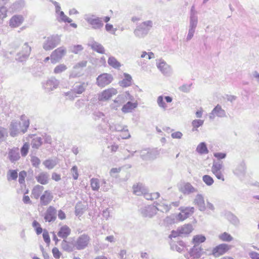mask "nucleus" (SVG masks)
I'll return each mask as SVG.
<instances>
[{
	"instance_id": "a878e982",
	"label": "nucleus",
	"mask_w": 259,
	"mask_h": 259,
	"mask_svg": "<svg viewBox=\"0 0 259 259\" xmlns=\"http://www.w3.org/2000/svg\"><path fill=\"white\" fill-rule=\"evenodd\" d=\"M131 100H128V101L123 105L121 108V111L124 113H127L131 112L133 110L136 108L138 106V102L137 101L135 102H132Z\"/></svg>"
},
{
	"instance_id": "5701e85b",
	"label": "nucleus",
	"mask_w": 259,
	"mask_h": 259,
	"mask_svg": "<svg viewBox=\"0 0 259 259\" xmlns=\"http://www.w3.org/2000/svg\"><path fill=\"white\" fill-rule=\"evenodd\" d=\"M246 165L244 162L238 164L233 170V173L238 177H243L246 172Z\"/></svg>"
},
{
	"instance_id": "c03bdc74",
	"label": "nucleus",
	"mask_w": 259,
	"mask_h": 259,
	"mask_svg": "<svg viewBox=\"0 0 259 259\" xmlns=\"http://www.w3.org/2000/svg\"><path fill=\"white\" fill-rule=\"evenodd\" d=\"M44 190V187L40 185L35 186L32 191V195L35 199H38Z\"/></svg>"
},
{
	"instance_id": "6e6552de",
	"label": "nucleus",
	"mask_w": 259,
	"mask_h": 259,
	"mask_svg": "<svg viewBox=\"0 0 259 259\" xmlns=\"http://www.w3.org/2000/svg\"><path fill=\"white\" fill-rule=\"evenodd\" d=\"M31 51V48L28 42H25L21 50L17 54L16 59L20 62L25 61L29 57Z\"/></svg>"
},
{
	"instance_id": "39448f33",
	"label": "nucleus",
	"mask_w": 259,
	"mask_h": 259,
	"mask_svg": "<svg viewBox=\"0 0 259 259\" xmlns=\"http://www.w3.org/2000/svg\"><path fill=\"white\" fill-rule=\"evenodd\" d=\"M61 41L60 36L57 34L53 35L47 37L43 44V48L46 51L53 49L58 46Z\"/></svg>"
},
{
	"instance_id": "c756f323",
	"label": "nucleus",
	"mask_w": 259,
	"mask_h": 259,
	"mask_svg": "<svg viewBox=\"0 0 259 259\" xmlns=\"http://www.w3.org/2000/svg\"><path fill=\"white\" fill-rule=\"evenodd\" d=\"M88 83L86 82L76 83L72 87V89L76 95L81 94L85 91L88 87Z\"/></svg>"
},
{
	"instance_id": "2eb2a0df",
	"label": "nucleus",
	"mask_w": 259,
	"mask_h": 259,
	"mask_svg": "<svg viewBox=\"0 0 259 259\" xmlns=\"http://www.w3.org/2000/svg\"><path fill=\"white\" fill-rule=\"evenodd\" d=\"M140 157L144 160L154 159L156 157L157 152L155 150L146 149L139 151Z\"/></svg>"
},
{
	"instance_id": "473e14b6",
	"label": "nucleus",
	"mask_w": 259,
	"mask_h": 259,
	"mask_svg": "<svg viewBox=\"0 0 259 259\" xmlns=\"http://www.w3.org/2000/svg\"><path fill=\"white\" fill-rule=\"evenodd\" d=\"M123 75L124 78L119 82V85L123 88L130 86L132 82V76L130 74L125 73H124Z\"/></svg>"
},
{
	"instance_id": "680f3d73",
	"label": "nucleus",
	"mask_w": 259,
	"mask_h": 259,
	"mask_svg": "<svg viewBox=\"0 0 259 259\" xmlns=\"http://www.w3.org/2000/svg\"><path fill=\"white\" fill-rule=\"evenodd\" d=\"M93 118L95 120H99L100 119H103L105 117V114L99 110L95 111L93 113Z\"/></svg>"
},
{
	"instance_id": "c85d7f7f",
	"label": "nucleus",
	"mask_w": 259,
	"mask_h": 259,
	"mask_svg": "<svg viewBox=\"0 0 259 259\" xmlns=\"http://www.w3.org/2000/svg\"><path fill=\"white\" fill-rule=\"evenodd\" d=\"M35 179L38 183L46 185L49 183V175L46 172H41L35 177Z\"/></svg>"
},
{
	"instance_id": "0e129e2a",
	"label": "nucleus",
	"mask_w": 259,
	"mask_h": 259,
	"mask_svg": "<svg viewBox=\"0 0 259 259\" xmlns=\"http://www.w3.org/2000/svg\"><path fill=\"white\" fill-rule=\"evenodd\" d=\"M32 227L35 229L36 233L37 235L40 234L42 232V229L40 224L36 221L34 220L32 222Z\"/></svg>"
},
{
	"instance_id": "49530a36",
	"label": "nucleus",
	"mask_w": 259,
	"mask_h": 259,
	"mask_svg": "<svg viewBox=\"0 0 259 259\" xmlns=\"http://www.w3.org/2000/svg\"><path fill=\"white\" fill-rule=\"evenodd\" d=\"M206 240V238L202 235H197L194 236L193 238V243L194 245H199L201 243L204 242Z\"/></svg>"
},
{
	"instance_id": "774afa93",
	"label": "nucleus",
	"mask_w": 259,
	"mask_h": 259,
	"mask_svg": "<svg viewBox=\"0 0 259 259\" xmlns=\"http://www.w3.org/2000/svg\"><path fill=\"white\" fill-rule=\"evenodd\" d=\"M192 84H184L179 88L181 92L184 93H188L190 92Z\"/></svg>"
},
{
	"instance_id": "4d7b16f0",
	"label": "nucleus",
	"mask_w": 259,
	"mask_h": 259,
	"mask_svg": "<svg viewBox=\"0 0 259 259\" xmlns=\"http://www.w3.org/2000/svg\"><path fill=\"white\" fill-rule=\"evenodd\" d=\"M67 69L66 65L64 64H60L57 65L54 69V73L55 74H60L65 71Z\"/></svg>"
},
{
	"instance_id": "f3484780",
	"label": "nucleus",
	"mask_w": 259,
	"mask_h": 259,
	"mask_svg": "<svg viewBox=\"0 0 259 259\" xmlns=\"http://www.w3.org/2000/svg\"><path fill=\"white\" fill-rule=\"evenodd\" d=\"M56 218L57 210L56 208L52 206H50L44 214V219L45 221L48 222H54Z\"/></svg>"
},
{
	"instance_id": "4468645a",
	"label": "nucleus",
	"mask_w": 259,
	"mask_h": 259,
	"mask_svg": "<svg viewBox=\"0 0 259 259\" xmlns=\"http://www.w3.org/2000/svg\"><path fill=\"white\" fill-rule=\"evenodd\" d=\"M181 212L177 215V219L179 221H184L189 218L194 212V207H181L180 208Z\"/></svg>"
},
{
	"instance_id": "6ab92c4d",
	"label": "nucleus",
	"mask_w": 259,
	"mask_h": 259,
	"mask_svg": "<svg viewBox=\"0 0 259 259\" xmlns=\"http://www.w3.org/2000/svg\"><path fill=\"white\" fill-rule=\"evenodd\" d=\"M229 249V245L226 244H221L214 247L212 252V254L215 257L219 256Z\"/></svg>"
},
{
	"instance_id": "f704fd0d",
	"label": "nucleus",
	"mask_w": 259,
	"mask_h": 259,
	"mask_svg": "<svg viewBox=\"0 0 259 259\" xmlns=\"http://www.w3.org/2000/svg\"><path fill=\"white\" fill-rule=\"evenodd\" d=\"M31 145L33 149H38L42 145L43 142L41 137L33 135L31 137Z\"/></svg>"
},
{
	"instance_id": "2f4dec72",
	"label": "nucleus",
	"mask_w": 259,
	"mask_h": 259,
	"mask_svg": "<svg viewBox=\"0 0 259 259\" xmlns=\"http://www.w3.org/2000/svg\"><path fill=\"white\" fill-rule=\"evenodd\" d=\"M197 23L198 22L190 21L188 33L186 37L187 41L190 40L193 37Z\"/></svg>"
},
{
	"instance_id": "7ed1b4c3",
	"label": "nucleus",
	"mask_w": 259,
	"mask_h": 259,
	"mask_svg": "<svg viewBox=\"0 0 259 259\" xmlns=\"http://www.w3.org/2000/svg\"><path fill=\"white\" fill-rule=\"evenodd\" d=\"M127 100H134V96H132L128 92L118 95L113 103L111 104L110 107L112 109L117 110Z\"/></svg>"
},
{
	"instance_id": "4c0bfd02",
	"label": "nucleus",
	"mask_w": 259,
	"mask_h": 259,
	"mask_svg": "<svg viewBox=\"0 0 259 259\" xmlns=\"http://www.w3.org/2000/svg\"><path fill=\"white\" fill-rule=\"evenodd\" d=\"M56 19L59 22H68L71 23L72 20L68 17L63 11L56 14Z\"/></svg>"
},
{
	"instance_id": "09e8293b",
	"label": "nucleus",
	"mask_w": 259,
	"mask_h": 259,
	"mask_svg": "<svg viewBox=\"0 0 259 259\" xmlns=\"http://www.w3.org/2000/svg\"><path fill=\"white\" fill-rule=\"evenodd\" d=\"M86 209V206L81 203H78L75 206V214L76 215H81Z\"/></svg>"
},
{
	"instance_id": "aec40b11",
	"label": "nucleus",
	"mask_w": 259,
	"mask_h": 259,
	"mask_svg": "<svg viewBox=\"0 0 259 259\" xmlns=\"http://www.w3.org/2000/svg\"><path fill=\"white\" fill-rule=\"evenodd\" d=\"M23 21L24 18L22 15H16L9 20V26L12 28H16L20 26Z\"/></svg>"
},
{
	"instance_id": "0eeeda50",
	"label": "nucleus",
	"mask_w": 259,
	"mask_h": 259,
	"mask_svg": "<svg viewBox=\"0 0 259 259\" xmlns=\"http://www.w3.org/2000/svg\"><path fill=\"white\" fill-rule=\"evenodd\" d=\"M113 80L111 74L104 73L99 75L96 78V84L100 88H104L109 84Z\"/></svg>"
},
{
	"instance_id": "72a5a7b5",
	"label": "nucleus",
	"mask_w": 259,
	"mask_h": 259,
	"mask_svg": "<svg viewBox=\"0 0 259 259\" xmlns=\"http://www.w3.org/2000/svg\"><path fill=\"white\" fill-rule=\"evenodd\" d=\"M52 196L50 192L46 191L43 195L40 198V203L42 205H48L52 199Z\"/></svg>"
},
{
	"instance_id": "69168bd1",
	"label": "nucleus",
	"mask_w": 259,
	"mask_h": 259,
	"mask_svg": "<svg viewBox=\"0 0 259 259\" xmlns=\"http://www.w3.org/2000/svg\"><path fill=\"white\" fill-rule=\"evenodd\" d=\"M80 74L81 70L79 69H75L74 67L73 66V69L70 73L69 77L75 78L77 76H79L80 75Z\"/></svg>"
},
{
	"instance_id": "8fccbe9b",
	"label": "nucleus",
	"mask_w": 259,
	"mask_h": 259,
	"mask_svg": "<svg viewBox=\"0 0 259 259\" xmlns=\"http://www.w3.org/2000/svg\"><path fill=\"white\" fill-rule=\"evenodd\" d=\"M204 123V120L201 119H195L192 122V125L193 126L192 131H198L197 128L201 126Z\"/></svg>"
},
{
	"instance_id": "9b49d317",
	"label": "nucleus",
	"mask_w": 259,
	"mask_h": 259,
	"mask_svg": "<svg viewBox=\"0 0 259 259\" xmlns=\"http://www.w3.org/2000/svg\"><path fill=\"white\" fill-rule=\"evenodd\" d=\"M209 118L213 120L216 117L219 118H224L227 117L226 111L222 108L220 104L216 105L208 115Z\"/></svg>"
},
{
	"instance_id": "338daca9",
	"label": "nucleus",
	"mask_w": 259,
	"mask_h": 259,
	"mask_svg": "<svg viewBox=\"0 0 259 259\" xmlns=\"http://www.w3.org/2000/svg\"><path fill=\"white\" fill-rule=\"evenodd\" d=\"M29 148V144L28 143L23 144L21 148V153L22 156H25L27 154Z\"/></svg>"
},
{
	"instance_id": "603ef678",
	"label": "nucleus",
	"mask_w": 259,
	"mask_h": 259,
	"mask_svg": "<svg viewBox=\"0 0 259 259\" xmlns=\"http://www.w3.org/2000/svg\"><path fill=\"white\" fill-rule=\"evenodd\" d=\"M227 218L228 220L233 225L237 226L239 224V220L238 218L231 213L227 214Z\"/></svg>"
},
{
	"instance_id": "412c9836",
	"label": "nucleus",
	"mask_w": 259,
	"mask_h": 259,
	"mask_svg": "<svg viewBox=\"0 0 259 259\" xmlns=\"http://www.w3.org/2000/svg\"><path fill=\"white\" fill-rule=\"evenodd\" d=\"M156 212V206L154 205H148L141 209V213L145 217L152 218Z\"/></svg>"
},
{
	"instance_id": "79ce46f5",
	"label": "nucleus",
	"mask_w": 259,
	"mask_h": 259,
	"mask_svg": "<svg viewBox=\"0 0 259 259\" xmlns=\"http://www.w3.org/2000/svg\"><path fill=\"white\" fill-rule=\"evenodd\" d=\"M156 210L157 211H160L161 212H166L168 211L170 208V205L165 203V202H160V203L156 204Z\"/></svg>"
},
{
	"instance_id": "bb28decb",
	"label": "nucleus",
	"mask_w": 259,
	"mask_h": 259,
	"mask_svg": "<svg viewBox=\"0 0 259 259\" xmlns=\"http://www.w3.org/2000/svg\"><path fill=\"white\" fill-rule=\"evenodd\" d=\"M133 193L136 195L140 196L145 194L147 192V188L142 184L138 183L133 187Z\"/></svg>"
},
{
	"instance_id": "37998d69",
	"label": "nucleus",
	"mask_w": 259,
	"mask_h": 259,
	"mask_svg": "<svg viewBox=\"0 0 259 259\" xmlns=\"http://www.w3.org/2000/svg\"><path fill=\"white\" fill-rule=\"evenodd\" d=\"M24 6V1L19 0L15 2L10 7L12 11H16L21 10Z\"/></svg>"
},
{
	"instance_id": "bf43d9fd",
	"label": "nucleus",
	"mask_w": 259,
	"mask_h": 259,
	"mask_svg": "<svg viewBox=\"0 0 259 259\" xmlns=\"http://www.w3.org/2000/svg\"><path fill=\"white\" fill-rule=\"evenodd\" d=\"M221 240L224 241L230 242L233 240V237L228 233L224 232L219 235Z\"/></svg>"
},
{
	"instance_id": "b1692460",
	"label": "nucleus",
	"mask_w": 259,
	"mask_h": 259,
	"mask_svg": "<svg viewBox=\"0 0 259 259\" xmlns=\"http://www.w3.org/2000/svg\"><path fill=\"white\" fill-rule=\"evenodd\" d=\"M203 253V249L199 245H194L189 251V254L193 258H198Z\"/></svg>"
},
{
	"instance_id": "3c124183",
	"label": "nucleus",
	"mask_w": 259,
	"mask_h": 259,
	"mask_svg": "<svg viewBox=\"0 0 259 259\" xmlns=\"http://www.w3.org/2000/svg\"><path fill=\"white\" fill-rule=\"evenodd\" d=\"M43 164L46 168L51 169L56 165L57 162L55 160L48 159L44 161Z\"/></svg>"
},
{
	"instance_id": "a18cd8bd",
	"label": "nucleus",
	"mask_w": 259,
	"mask_h": 259,
	"mask_svg": "<svg viewBox=\"0 0 259 259\" xmlns=\"http://www.w3.org/2000/svg\"><path fill=\"white\" fill-rule=\"evenodd\" d=\"M18 178L17 170L9 169L7 173V178L8 181L16 180Z\"/></svg>"
},
{
	"instance_id": "cd10ccee",
	"label": "nucleus",
	"mask_w": 259,
	"mask_h": 259,
	"mask_svg": "<svg viewBox=\"0 0 259 259\" xmlns=\"http://www.w3.org/2000/svg\"><path fill=\"white\" fill-rule=\"evenodd\" d=\"M61 246L63 250L67 252L73 251L75 248V243L73 241H68L65 239L62 241Z\"/></svg>"
},
{
	"instance_id": "de8ad7c7",
	"label": "nucleus",
	"mask_w": 259,
	"mask_h": 259,
	"mask_svg": "<svg viewBox=\"0 0 259 259\" xmlns=\"http://www.w3.org/2000/svg\"><path fill=\"white\" fill-rule=\"evenodd\" d=\"M108 64L113 68L117 69L121 66L120 63L114 57H110L108 60Z\"/></svg>"
},
{
	"instance_id": "c9c22d12",
	"label": "nucleus",
	"mask_w": 259,
	"mask_h": 259,
	"mask_svg": "<svg viewBox=\"0 0 259 259\" xmlns=\"http://www.w3.org/2000/svg\"><path fill=\"white\" fill-rule=\"evenodd\" d=\"M70 229L67 226L64 225L60 229L58 235L62 238L65 239L70 235Z\"/></svg>"
},
{
	"instance_id": "ddd939ff",
	"label": "nucleus",
	"mask_w": 259,
	"mask_h": 259,
	"mask_svg": "<svg viewBox=\"0 0 259 259\" xmlns=\"http://www.w3.org/2000/svg\"><path fill=\"white\" fill-rule=\"evenodd\" d=\"M59 81L54 77H51L45 82L42 83V87L46 92H50L57 88Z\"/></svg>"
},
{
	"instance_id": "f8f14e48",
	"label": "nucleus",
	"mask_w": 259,
	"mask_h": 259,
	"mask_svg": "<svg viewBox=\"0 0 259 259\" xmlns=\"http://www.w3.org/2000/svg\"><path fill=\"white\" fill-rule=\"evenodd\" d=\"M116 89L111 88L104 90L98 94V99L100 101H106L110 99L113 96L117 94Z\"/></svg>"
},
{
	"instance_id": "4be33fe9",
	"label": "nucleus",
	"mask_w": 259,
	"mask_h": 259,
	"mask_svg": "<svg viewBox=\"0 0 259 259\" xmlns=\"http://www.w3.org/2000/svg\"><path fill=\"white\" fill-rule=\"evenodd\" d=\"M180 190L185 195H189L197 192V189L194 188L190 183H186L180 188Z\"/></svg>"
},
{
	"instance_id": "7c9ffc66",
	"label": "nucleus",
	"mask_w": 259,
	"mask_h": 259,
	"mask_svg": "<svg viewBox=\"0 0 259 259\" xmlns=\"http://www.w3.org/2000/svg\"><path fill=\"white\" fill-rule=\"evenodd\" d=\"M171 249L176 250L179 252H182L185 248V243L182 241H178L177 242L171 241L170 242Z\"/></svg>"
},
{
	"instance_id": "e2e57ef3",
	"label": "nucleus",
	"mask_w": 259,
	"mask_h": 259,
	"mask_svg": "<svg viewBox=\"0 0 259 259\" xmlns=\"http://www.w3.org/2000/svg\"><path fill=\"white\" fill-rule=\"evenodd\" d=\"M202 180L207 186H211L214 182L212 178L209 175L203 176Z\"/></svg>"
},
{
	"instance_id": "864d4df0",
	"label": "nucleus",
	"mask_w": 259,
	"mask_h": 259,
	"mask_svg": "<svg viewBox=\"0 0 259 259\" xmlns=\"http://www.w3.org/2000/svg\"><path fill=\"white\" fill-rule=\"evenodd\" d=\"M8 10L5 6L0 7V24L3 23L4 19L7 16Z\"/></svg>"
},
{
	"instance_id": "a19ab883",
	"label": "nucleus",
	"mask_w": 259,
	"mask_h": 259,
	"mask_svg": "<svg viewBox=\"0 0 259 259\" xmlns=\"http://www.w3.org/2000/svg\"><path fill=\"white\" fill-rule=\"evenodd\" d=\"M125 127H127V126L122 125L118 123H111L109 124V130L111 132H121Z\"/></svg>"
},
{
	"instance_id": "6e6d98bb",
	"label": "nucleus",
	"mask_w": 259,
	"mask_h": 259,
	"mask_svg": "<svg viewBox=\"0 0 259 259\" xmlns=\"http://www.w3.org/2000/svg\"><path fill=\"white\" fill-rule=\"evenodd\" d=\"M190 21L198 22L197 12L195 10L194 6H192L190 10Z\"/></svg>"
},
{
	"instance_id": "ea45409f",
	"label": "nucleus",
	"mask_w": 259,
	"mask_h": 259,
	"mask_svg": "<svg viewBox=\"0 0 259 259\" xmlns=\"http://www.w3.org/2000/svg\"><path fill=\"white\" fill-rule=\"evenodd\" d=\"M196 151L201 155L206 154L209 152L206 144L205 142L200 143L197 146Z\"/></svg>"
},
{
	"instance_id": "393cba45",
	"label": "nucleus",
	"mask_w": 259,
	"mask_h": 259,
	"mask_svg": "<svg viewBox=\"0 0 259 259\" xmlns=\"http://www.w3.org/2000/svg\"><path fill=\"white\" fill-rule=\"evenodd\" d=\"M8 158L11 162H15L20 158L19 150L18 148H13L9 150Z\"/></svg>"
},
{
	"instance_id": "a211bd4d",
	"label": "nucleus",
	"mask_w": 259,
	"mask_h": 259,
	"mask_svg": "<svg viewBox=\"0 0 259 259\" xmlns=\"http://www.w3.org/2000/svg\"><path fill=\"white\" fill-rule=\"evenodd\" d=\"M193 204L196 205L201 211H204L206 209L204 198L201 194H198L196 195L193 201Z\"/></svg>"
},
{
	"instance_id": "f03ea898",
	"label": "nucleus",
	"mask_w": 259,
	"mask_h": 259,
	"mask_svg": "<svg viewBox=\"0 0 259 259\" xmlns=\"http://www.w3.org/2000/svg\"><path fill=\"white\" fill-rule=\"evenodd\" d=\"M153 26L151 20H147L139 23L134 31V35L139 38L145 37Z\"/></svg>"
},
{
	"instance_id": "f257e3e1",
	"label": "nucleus",
	"mask_w": 259,
	"mask_h": 259,
	"mask_svg": "<svg viewBox=\"0 0 259 259\" xmlns=\"http://www.w3.org/2000/svg\"><path fill=\"white\" fill-rule=\"evenodd\" d=\"M29 121L28 119L23 121L22 125H21L20 122L15 120H12L9 126L10 135L12 137H15L19 134L25 133L29 126Z\"/></svg>"
},
{
	"instance_id": "13d9d810",
	"label": "nucleus",
	"mask_w": 259,
	"mask_h": 259,
	"mask_svg": "<svg viewBox=\"0 0 259 259\" xmlns=\"http://www.w3.org/2000/svg\"><path fill=\"white\" fill-rule=\"evenodd\" d=\"M91 186L93 190L98 191L100 188L99 180L97 179H92L91 180Z\"/></svg>"
},
{
	"instance_id": "052dcab7",
	"label": "nucleus",
	"mask_w": 259,
	"mask_h": 259,
	"mask_svg": "<svg viewBox=\"0 0 259 259\" xmlns=\"http://www.w3.org/2000/svg\"><path fill=\"white\" fill-rule=\"evenodd\" d=\"M157 102L158 106L161 108L165 110L167 108V106L163 101V97L162 96H160L157 98Z\"/></svg>"
},
{
	"instance_id": "9d476101",
	"label": "nucleus",
	"mask_w": 259,
	"mask_h": 259,
	"mask_svg": "<svg viewBox=\"0 0 259 259\" xmlns=\"http://www.w3.org/2000/svg\"><path fill=\"white\" fill-rule=\"evenodd\" d=\"M90 241V237L86 234L80 235L75 241V249L82 250L85 248Z\"/></svg>"
},
{
	"instance_id": "58836bf2",
	"label": "nucleus",
	"mask_w": 259,
	"mask_h": 259,
	"mask_svg": "<svg viewBox=\"0 0 259 259\" xmlns=\"http://www.w3.org/2000/svg\"><path fill=\"white\" fill-rule=\"evenodd\" d=\"M193 230V226L190 224H185L179 227V231L182 235L188 234L190 233Z\"/></svg>"
},
{
	"instance_id": "dca6fc26",
	"label": "nucleus",
	"mask_w": 259,
	"mask_h": 259,
	"mask_svg": "<svg viewBox=\"0 0 259 259\" xmlns=\"http://www.w3.org/2000/svg\"><path fill=\"white\" fill-rule=\"evenodd\" d=\"M66 50L63 47L58 48L54 51L51 55V59L52 63H56L59 61L65 54Z\"/></svg>"
},
{
	"instance_id": "1a4fd4ad",
	"label": "nucleus",
	"mask_w": 259,
	"mask_h": 259,
	"mask_svg": "<svg viewBox=\"0 0 259 259\" xmlns=\"http://www.w3.org/2000/svg\"><path fill=\"white\" fill-rule=\"evenodd\" d=\"M223 168V162L222 161L213 160L211 167V171L218 179L224 181L225 180L224 177L222 172Z\"/></svg>"
},
{
	"instance_id": "20e7f679",
	"label": "nucleus",
	"mask_w": 259,
	"mask_h": 259,
	"mask_svg": "<svg viewBox=\"0 0 259 259\" xmlns=\"http://www.w3.org/2000/svg\"><path fill=\"white\" fill-rule=\"evenodd\" d=\"M84 20L94 29H100L103 27L102 19L95 15L87 14L84 15Z\"/></svg>"
},
{
	"instance_id": "5fc2aeb1",
	"label": "nucleus",
	"mask_w": 259,
	"mask_h": 259,
	"mask_svg": "<svg viewBox=\"0 0 259 259\" xmlns=\"http://www.w3.org/2000/svg\"><path fill=\"white\" fill-rule=\"evenodd\" d=\"M8 136V132L7 128L0 126V141H5Z\"/></svg>"
},
{
	"instance_id": "e433bc0d",
	"label": "nucleus",
	"mask_w": 259,
	"mask_h": 259,
	"mask_svg": "<svg viewBox=\"0 0 259 259\" xmlns=\"http://www.w3.org/2000/svg\"><path fill=\"white\" fill-rule=\"evenodd\" d=\"M89 45L94 51L99 53L104 54L105 53V49L103 46L96 41H93Z\"/></svg>"
},
{
	"instance_id": "423d86ee",
	"label": "nucleus",
	"mask_w": 259,
	"mask_h": 259,
	"mask_svg": "<svg viewBox=\"0 0 259 259\" xmlns=\"http://www.w3.org/2000/svg\"><path fill=\"white\" fill-rule=\"evenodd\" d=\"M156 65L161 73L165 76H170L172 73V70L170 65L163 59L156 60Z\"/></svg>"
}]
</instances>
